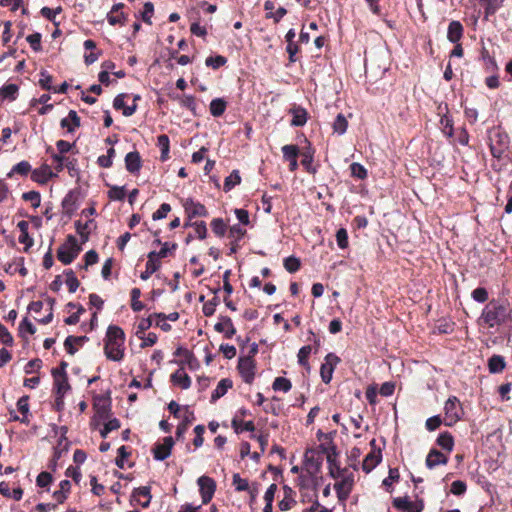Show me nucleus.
<instances>
[{
    "label": "nucleus",
    "instance_id": "nucleus-1",
    "mask_svg": "<svg viewBox=\"0 0 512 512\" xmlns=\"http://www.w3.org/2000/svg\"><path fill=\"white\" fill-rule=\"evenodd\" d=\"M512 310L509 304L492 300L483 309L480 321L488 328H494L505 324L511 317Z\"/></svg>",
    "mask_w": 512,
    "mask_h": 512
},
{
    "label": "nucleus",
    "instance_id": "nucleus-2",
    "mask_svg": "<svg viewBox=\"0 0 512 512\" xmlns=\"http://www.w3.org/2000/svg\"><path fill=\"white\" fill-rule=\"evenodd\" d=\"M125 333L122 328L110 325L106 332L104 351L108 359L120 361L124 357Z\"/></svg>",
    "mask_w": 512,
    "mask_h": 512
},
{
    "label": "nucleus",
    "instance_id": "nucleus-3",
    "mask_svg": "<svg viewBox=\"0 0 512 512\" xmlns=\"http://www.w3.org/2000/svg\"><path fill=\"white\" fill-rule=\"evenodd\" d=\"M489 146L493 157L501 158L509 147L508 135L500 129H493L489 132Z\"/></svg>",
    "mask_w": 512,
    "mask_h": 512
},
{
    "label": "nucleus",
    "instance_id": "nucleus-4",
    "mask_svg": "<svg viewBox=\"0 0 512 512\" xmlns=\"http://www.w3.org/2000/svg\"><path fill=\"white\" fill-rule=\"evenodd\" d=\"M81 248L73 235H68L67 242L61 245L57 251V258L64 265H68L78 256Z\"/></svg>",
    "mask_w": 512,
    "mask_h": 512
},
{
    "label": "nucleus",
    "instance_id": "nucleus-5",
    "mask_svg": "<svg viewBox=\"0 0 512 512\" xmlns=\"http://www.w3.org/2000/svg\"><path fill=\"white\" fill-rule=\"evenodd\" d=\"M319 447L321 448L323 453L326 454V458H327V462H328V466H329L328 467L329 475L332 478L337 479L340 477V475H342V473L347 472V469L346 468L342 469L337 462L338 453L336 451L335 446L325 447L324 445H320Z\"/></svg>",
    "mask_w": 512,
    "mask_h": 512
},
{
    "label": "nucleus",
    "instance_id": "nucleus-6",
    "mask_svg": "<svg viewBox=\"0 0 512 512\" xmlns=\"http://www.w3.org/2000/svg\"><path fill=\"white\" fill-rule=\"evenodd\" d=\"M341 480L334 485L339 501H345L352 491L354 478L352 473H342Z\"/></svg>",
    "mask_w": 512,
    "mask_h": 512
},
{
    "label": "nucleus",
    "instance_id": "nucleus-7",
    "mask_svg": "<svg viewBox=\"0 0 512 512\" xmlns=\"http://www.w3.org/2000/svg\"><path fill=\"white\" fill-rule=\"evenodd\" d=\"M197 483L199 485L202 503H209L215 493L216 482L208 476H201L198 478Z\"/></svg>",
    "mask_w": 512,
    "mask_h": 512
},
{
    "label": "nucleus",
    "instance_id": "nucleus-8",
    "mask_svg": "<svg viewBox=\"0 0 512 512\" xmlns=\"http://www.w3.org/2000/svg\"><path fill=\"white\" fill-rule=\"evenodd\" d=\"M238 370L244 382L250 384L255 376V363L251 356L241 357L238 362Z\"/></svg>",
    "mask_w": 512,
    "mask_h": 512
},
{
    "label": "nucleus",
    "instance_id": "nucleus-9",
    "mask_svg": "<svg viewBox=\"0 0 512 512\" xmlns=\"http://www.w3.org/2000/svg\"><path fill=\"white\" fill-rule=\"evenodd\" d=\"M340 362V358L334 353H329L325 357V362L321 365L320 375L324 383H330L333 375V371L337 364Z\"/></svg>",
    "mask_w": 512,
    "mask_h": 512
},
{
    "label": "nucleus",
    "instance_id": "nucleus-10",
    "mask_svg": "<svg viewBox=\"0 0 512 512\" xmlns=\"http://www.w3.org/2000/svg\"><path fill=\"white\" fill-rule=\"evenodd\" d=\"M174 440L171 436L165 437L163 443L156 444L153 448V455L156 460L163 461L171 454Z\"/></svg>",
    "mask_w": 512,
    "mask_h": 512
},
{
    "label": "nucleus",
    "instance_id": "nucleus-11",
    "mask_svg": "<svg viewBox=\"0 0 512 512\" xmlns=\"http://www.w3.org/2000/svg\"><path fill=\"white\" fill-rule=\"evenodd\" d=\"M183 207L189 218L206 217L208 215V211L205 206L199 202H195L191 198L185 200Z\"/></svg>",
    "mask_w": 512,
    "mask_h": 512
},
{
    "label": "nucleus",
    "instance_id": "nucleus-12",
    "mask_svg": "<svg viewBox=\"0 0 512 512\" xmlns=\"http://www.w3.org/2000/svg\"><path fill=\"white\" fill-rule=\"evenodd\" d=\"M446 463L447 456L437 449H431L426 457V466L430 470L435 469L438 466H444Z\"/></svg>",
    "mask_w": 512,
    "mask_h": 512
},
{
    "label": "nucleus",
    "instance_id": "nucleus-13",
    "mask_svg": "<svg viewBox=\"0 0 512 512\" xmlns=\"http://www.w3.org/2000/svg\"><path fill=\"white\" fill-rule=\"evenodd\" d=\"M283 157L286 161H289L290 171H295L298 168L297 157L299 149L296 145H284L282 147Z\"/></svg>",
    "mask_w": 512,
    "mask_h": 512
},
{
    "label": "nucleus",
    "instance_id": "nucleus-14",
    "mask_svg": "<svg viewBox=\"0 0 512 512\" xmlns=\"http://www.w3.org/2000/svg\"><path fill=\"white\" fill-rule=\"evenodd\" d=\"M382 455L380 449L373 448L370 453L366 455L362 463V469L369 473L372 471L381 461Z\"/></svg>",
    "mask_w": 512,
    "mask_h": 512
},
{
    "label": "nucleus",
    "instance_id": "nucleus-15",
    "mask_svg": "<svg viewBox=\"0 0 512 512\" xmlns=\"http://www.w3.org/2000/svg\"><path fill=\"white\" fill-rule=\"evenodd\" d=\"M142 161L140 154L137 151L129 152L125 156V167L128 172L136 174L140 171Z\"/></svg>",
    "mask_w": 512,
    "mask_h": 512
},
{
    "label": "nucleus",
    "instance_id": "nucleus-16",
    "mask_svg": "<svg viewBox=\"0 0 512 512\" xmlns=\"http://www.w3.org/2000/svg\"><path fill=\"white\" fill-rule=\"evenodd\" d=\"M214 329L219 333L225 332V337L228 339L232 338L236 333L232 320L228 316H221L220 322L215 324Z\"/></svg>",
    "mask_w": 512,
    "mask_h": 512
},
{
    "label": "nucleus",
    "instance_id": "nucleus-17",
    "mask_svg": "<svg viewBox=\"0 0 512 512\" xmlns=\"http://www.w3.org/2000/svg\"><path fill=\"white\" fill-rule=\"evenodd\" d=\"M134 501H136L139 505L146 508L150 504L151 493L149 486H142L135 488L132 494Z\"/></svg>",
    "mask_w": 512,
    "mask_h": 512
},
{
    "label": "nucleus",
    "instance_id": "nucleus-18",
    "mask_svg": "<svg viewBox=\"0 0 512 512\" xmlns=\"http://www.w3.org/2000/svg\"><path fill=\"white\" fill-rule=\"evenodd\" d=\"M148 260L146 262V269L140 275L142 280H147L150 276L160 268V261L156 259V251H151L148 254Z\"/></svg>",
    "mask_w": 512,
    "mask_h": 512
},
{
    "label": "nucleus",
    "instance_id": "nucleus-19",
    "mask_svg": "<svg viewBox=\"0 0 512 512\" xmlns=\"http://www.w3.org/2000/svg\"><path fill=\"white\" fill-rule=\"evenodd\" d=\"M506 365V360L502 355L494 354L487 361V367L491 374L502 373Z\"/></svg>",
    "mask_w": 512,
    "mask_h": 512
},
{
    "label": "nucleus",
    "instance_id": "nucleus-20",
    "mask_svg": "<svg viewBox=\"0 0 512 512\" xmlns=\"http://www.w3.org/2000/svg\"><path fill=\"white\" fill-rule=\"evenodd\" d=\"M54 378V388L55 394L57 396V400H60L64 397L66 392L70 389V385L68 383L67 375H52Z\"/></svg>",
    "mask_w": 512,
    "mask_h": 512
},
{
    "label": "nucleus",
    "instance_id": "nucleus-21",
    "mask_svg": "<svg viewBox=\"0 0 512 512\" xmlns=\"http://www.w3.org/2000/svg\"><path fill=\"white\" fill-rule=\"evenodd\" d=\"M464 409L456 397H450V426L464 417Z\"/></svg>",
    "mask_w": 512,
    "mask_h": 512
},
{
    "label": "nucleus",
    "instance_id": "nucleus-22",
    "mask_svg": "<svg viewBox=\"0 0 512 512\" xmlns=\"http://www.w3.org/2000/svg\"><path fill=\"white\" fill-rule=\"evenodd\" d=\"M125 96H126V94H119V95H117L114 98L113 107L116 110L122 109L123 115L126 116V117H129V116H131V115H133L135 113L137 105L134 103L131 106H126L125 103H124Z\"/></svg>",
    "mask_w": 512,
    "mask_h": 512
},
{
    "label": "nucleus",
    "instance_id": "nucleus-23",
    "mask_svg": "<svg viewBox=\"0 0 512 512\" xmlns=\"http://www.w3.org/2000/svg\"><path fill=\"white\" fill-rule=\"evenodd\" d=\"M62 128H66L68 132H73L76 128L80 126V118L77 115V112L74 110H70L68 113V117L63 118L60 122Z\"/></svg>",
    "mask_w": 512,
    "mask_h": 512
},
{
    "label": "nucleus",
    "instance_id": "nucleus-24",
    "mask_svg": "<svg viewBox=\"0 0 512 512\" xmlns=\"http://www.w3.org/2000/svg\"><path fill=\"white\" fill-rule=\"evenodd\" d=\"M171 382L182 389H188L191 386V379L183 369H178L171 375Z\"/></svg>",
    "mask_w": 512,
    "mask_h": 512
},
{
    "label": "nucleus",
    "instance_id": "nucleus-25",
    "mask_svg": "<svg viewBox=\"0 0 512 512\" xmlns=\"http://www.w3.org/2000/svg\"><path fill=\"white\" fill-rule=\"evenodd\" d=\"M17 408L23 415L22 418H19L17 415H14L12 419L14 421H21L22 423H28V414H29V396L25 395L18 399Z\"/></svg>",
    "mask_w": 512,
    "mask_h": 512
},
{
    "label": "nucleus",
    "instance_id": "nucleus-26",
    "mask_svg": "<svg viewBox=\"0 0 512 512\" xmlns=\"http://www.w3.org/2000/svg\"><path fill=\"white\" fill-rule=\"evenodd\" d=\"M290 113L293 115V118L291 120V125L296 127L304 126L307 122V111L306 109L298 106L293 107L290 110Z\"/></svg>",
    "mask_w": 512,
    "mask_h": 512
},
{
    "label": "nucleus",
    "instance_id": "nucleus-27",
    "mask_svg": "<svg viewBox=\"0 0 512 512\" xmlns=\"http://www.w3.org/2000/svg\"><path fill=\"white\" fill-rule=\"evenodd\" d=\"M232 385V380L228 378L220 380L216 389L212 392L211 401L215 402L216 400L224 396L227 393L228 389L232 387Z\"/></svg>",
    "mask_w": 512,
    "mask_h": 512
},
{
    "label": "nucleus",
    "instance_id": "nucleus-28",
    "mask_svg": "<svg viewBox=\"0 0 512 512\" xmlns=\"http://www.w3.org/2000/svg\"><path fill=\"white\" fill-rule=\"evenodd\" d=\"M305 467L311 474H316L320 470L321 462L314 458L313 450H308L305 453Z\"/></svg>",
    "mask_w": 512,
    "mask_h": 512
},
{
    "label": "nucleus",
    "instance_id": "nucleus-29",
    "mask_svg": "<svg viewBox=\"0 0 512 512\" xmlns=\"http://www.w3.org/2000/svg\"><path fill=\"white\" fill-rule=\"evenodd\" d=\"M94 409L96 411V417L100 420H105L109 417L110 413V402L105 399H101L98 402H95Z\"/></svg>",
    "mask_w": 512,
    "mask_h": 512
},
{
    "label": "nucleus",
    "instance_id": "nucleus-30",
    "mask_svg": "<svg viewBox=\"0 0 512 512\" xmlns=\"http://www.w3.org/2000/svg\"><path fill=\"white\" fill-rule=\"evenodd\" d=\"M226 101L222 98H215L210 102V113L214 117H220L226 110Z\"/></svg>",
    "mask_w": 512,
    "mask_h": 512
},
{
    "label": "nucleus",
    "instance_id": "nucleus-31",
    "mask_svg": "<svg viewBox=\"0 0 512 512\" xmlns=\"http://www.w3.org/2000/svg\"><path fill=\"white\" fill-rule=\"evenodd\" d=\"M85 340H87L86 336H68L64 341V347L69 354L73 355L76 352L74 343L81 345Z\"/></svg>",
    "mask_w": 512,
    "mask_h": 512
},
{
    "label": "nucleus",
    "instance_id": "nucleus-32",
    "mask_svg": "<svg viewBox=\"0 0 512 512\" xmlns=\"http://www.w3.org/2000/svg\"><path fill=\"white\" fill-rule=\"evenodd\" d=\"M241 177L238 170H233L229 176L225 178L223 189L225 192L232 190L236 185L240 184Z\"/></svg>",
    "mask_w": 512,
    "mask_h": 512
},
{
    "label": "nucleus",
    "instance_id": "nucleus-33",
    "mask_svg": "<svg viewBox=\"0 0 512 512\" xmlns=\"http://www.w3.org/2000/svg\"><path fill=\"white\" fill-rule=\"evenodd\" d=\"M485 4V19L489 16L494 15L497 10L501 7L503 0H479Z\"/></svg>",
    "mask_w": 512,
    "mask_h": 512
},
{
    "label": "nucleus",
    "instance_id": "nucleus-34",
    "mask_svg": "<svg viewBox=\"0 0 512 512\" xmlns=\"http://www.w3.org/2000/svg\"><path fill=\"white\" fill-rule=\"evenodd\" d=\"M153 317H155V313L147 318H143L140 320L135 332V335L138 338H143V334H145V331L148 330L153 325Z\"/></svg>",
    "mask_w": 512,
    "mask_h": 512
},
{
    "label": "nucleus",
    "instance_id": "nucleus-35",
    "mask_svg": "<svg viewBox=\"0 0 512 512\" xmlns=\"http://www.w3.org/2000/svg\"><path fill=\"white\" fill-rule=\"evenodd\" d=\"M169 137L165 134L159 135L157 138V144L161 150V160L165 161L168 159L169 154Z\"/></svg>",
    "mask_w": 512,
    "mask_h": 512
},
{
    "label": "nucleus",
    "instance_id": "nucleus-36",
    "mask_svg": "<svg viewBox=\"0 0 512 512\" xmlns=\"http://www.w3.org/2000/svg\"><path fill=\"white\" fill-rule=\"evenodd\" d=\"M18 92L16 84H7L0 88V96L4 99L15 100Z\"/></svg>",
    "mask_w": 512,
    "mask_h": 512
},
{
    "label": "nucleus",
    "instance_id": "nucleus-37",
    "mask_svg": "<svg viewBox=\"0 0 512 512\" xmlns=\"http://www.w3.org/2000/svg\"><path fill=\"white\" fill-rule=\"evenodd\" d=\"M463 34V26L459 21L450 22V42H457Z\"/></svg>",
    "mask_w": 512,
    "mask_h": 512
},
{
    "label": "nucleus",
    "instance_id": "nucleus-38",
    "mask_svg": "<svg viewBox=\"0 0 512 512\" xmlns=\"http://www.w3.org/2000/svg\"><path fill=\"white\" fill-rule=\"evenodd\" d=\"M348 127V121L343 114H338L334 123L333 130L335 133L342 135L346 132Z\"/></svg>",
    "mask_w": 512,
    "mask_h": 512
},
{
    "label": "nucleus",
    "instance_id": "nucleus-39",
    "mask_svg": "<svg viewBox=\"0 0 512 512\" xmlns=\"http://www.w3.org/2000/svg\"><path fill=\"white\" fill-rule=\"evenodd\" d=\"M272 387L275 391L288 392L291 389L292 385L290 380H288L287 378L277 377L275 378Z\"/></svg>",
    "mask_w": 512,
    "mask_h": 512
},
{
    "label": "nucleus",
    "instance_id": "nucleus-40",
    "mask_svg": "<svg viewBox=\"0 0 512 512\" xmlns=\"http://www.w3.org/2000/svg\"><path fill=\"white\" fill-rule=\"evenodd\" d=\"M31 170V165L28 161H21L13 166L12 170L8 173V177H11L14 173L20 175H27Z\"/></svg>",
    "mask_w": 512,
    "mask_h": 512
},
{
    "label": "nucleus",
    "instance_id": "nucleus-41",
    "mask_svg": "<svg viewBox=\"0 0 512 512\" xmlns=\"http://www.w3.org/2000/svg\"><path fill=\"white\" fill-rule=\"evenodd\" d=\"M65 275L69 292L74 293L78 289L80 283L72 270L65 271Z\"/></svg>",
    "mask_w": 512,
    "mask_h": 512
},
{
    "label": "nucleus",
    "instance_id": "nucleus-42",
    "mask_svg": "<svg viewBox=\"0 0 512 512\" xmlns=\"http://www.w3.org/2000/svg\"><path fill=\"white\" fill-rule=\"evenodd\" d=\"M311 350H312V348L310 345H306V346H303L300 348L297 357H298V363L301 366L309 368L308 357L311 353Z\"/></svg>",
    "mask_w": 512,
    "mask_h": 512
},
{
    "label": "nucleus",
    "instance_id": "nucleus-43",
    "mask_svg": "<svg viewBox=\"0 0 512 512\" xmlns=\"http://www.w3.org/2000/svg\"><path fill=\"white\" fill-rule=\"evenodd\" d=\"M211 228L213 232L219 236L223 237L226 233V224L224 223L223 219L221 218H215L211 221Z\"/></svg>",
    "mask_w": 512,
    "mask_h": 512
},
{
    "label": "nucleus",
    "instance_id": "nucleus-44",
    "mask_svg": "<svg viewBox=\"0 0 512 512\" xmlns=\"http://www.w3.org/2000/svg\"><path fill=\"white\" fill-rule=\"evenodd\" d=\"M108 197L114 201H122L125 198L124 186H112L108 191Z\"/></svg>",
    "mask_w": 512,
    "mask_h": 512
},
{
    "label": "nucleus",
    "instance_id": "nucleus-45",
    "mask_svg": "<svg viewBox=\"0 0 512 512\" xmlns=\"http://www.w3.org/2000/svg\"><path fill=\"white\" fill-rule=\"evenodd\" d=\"M300 260L294 256H290L284 259V267L290 273H295L300 269Z\"/></svg>",
    "mask_w": 512,
    "mask_h": 512
},
{
    "label": "nucleus",
    "instance_id": "nucleus-46",
    "mask_svg": "<svg viewBox=\"0 0 512 512\" xmlns=\"http://www.w3.org/2000/svg\"><path fill=\"white\" fill-rule=\"evenodd\" d=\"M471 296L474 301L479 303H485L489 299V294L486 288L477 287L471 293Z\"/></svg>",
    "mask_w": 512,
    "mask_h": 512
},
{
    "label": "nucleus",
    "instance_id": "nucleus-47",
    "mask_svg": "<svg viewBox=\"0 0 512 512\" xmlns=\"http://www.w3.org/2000/svg\"><path fill=\"white\" fill-rule=\"evenodd\" d=\"M393 505L398 510L410 512L413 510L412 503L406 497H398L393 500Z\"/></svg>",
    "mask_w": 512,
    "mask_h": 512
},
{
    "label": "nucleus",
    "instance_id": "nucleus-48",
    "mask_svg": "<svg viewBox=\"0 0 512 512\" xmlns=\"http://www.w3.org/2000/svg\"><path fill=\"white\" fill-rule=\"evenodd\" d=\"M227 62V59L224 56L217 55L215 57H208L205 61L206 66L211 67L213 69H218L221 66H224Z\"/></svg>",
    "mask_w": 512,
    "mask_h": 512
},
{
    "label": "nucleus",
    "instance_id": "nucleus-49",
    "mask_svg": "<svg viewBox=\"0 0 512 512\" xmlns=\"http://www.w3.org/2000/svg\"><path fill=\"white\" fill-rule=\"evenodd\" d=\"M22 198L25 200V201H28L31 203L32 207L34 208H37L40 206V203H41V197H40V193L37 192V191H29V192H25L23 195H22Z\"/></svg>",
    "mask_w": 512,
    "mask_h": 512
},
{
    "label": "nucleus",
    "instance_id": "nucleus-50",
    "mask_svg": "<svg viewBox=\"0 0 512 512\" xmlns=\"http://www.w3.org/2000/svg\"><path fill=\"white\" fill-rule=\"evenodd\" d=\"M232 426L237 433L240 431H243V430L250 431V432L255 430V425L252 421H247V422L243 423V422H239L236 419H233Z\"/></svg>",
    "mask_w": 512,
    "mask_h": 512
},
{
    "label": "nucleus",
    "instance_id": "nucleus-51",
    "mask_svg": "<svg viewBox=\"0 0 512 512\" xmlns=\"http://www.w3.org/2000/svg\"><path fill=\"white\" fill-rule=\"evenodd\" d=\"M467 490V485L464 481L456 480L450 484V493L460 496L463 495Z\"/></svg>",
    "mask_w": 512,
    "mask_h": 512
},
{
    "label": "nucleus",
    "instance_id": "nucleus-52",
    "mask_svg": "<svg viewBox=\"0 0 512 512\" xmlns=\"http://www.w3.org/2000/svg\"><path fill=\"white\" fill-rule=\"evenodd\" d=\"M351 175L358 179H365L367 177V170L359 163H352L350 165Z\"/></svg>",
    "mask_w": 512,
    "mask_h": 512
},
{
    "label": "nucleus",
    "instance_id": "nucleus-53",
    "mask_svg": "<svg viewBox=\"0 0 512 512\" xmlns=\"http://www.w3.org/2000/svg\"><path fill=\"white\" fill-rule=\"evenodd\" d=\"M52 79V76L46 70H42L40 72L39 85L45 90H52Z\"/></svg>",
    "mask_w": 512,
    "mask_h": 512
},
{
    "label": "nucleus",
    "instance_id": "nucleus-54",
    "mask_svg": "<svg viewBox=\"0 0 512 512\" xmlns=\"http://www.w3.org/2000/svg\"><path fill=\"white\" fill-rule=\"evenodd\" d=\"M336 241L337 245L341 249H345L348 247V233L345 228H340L336 233Z\"/></svg>",
    "mask_w": 512,
    "mask_h": 512
},
{
    "label": "nucleus",
    "instance_id": "nucleus-55",
    "mask_svg": "<svg viewBox=\"0 0 512 512\" xmlns=\"http://www.w3.org/2000/svg\"><path fill=\"white\" fill-rule=\"evenodd\" d=\"M27 42L30 44L31 48L34 51H40L41 50V34L36 32L33 34H30L26 38Z\"/></svg>",
    "mask_w": 512,
    "mask_h": 512
},
{
    "label": "nucleus",
    "instance_id": "nucleus-56",
    "mask_svg": "<svg viewBox=\"0 0 512 512\" xmlns=\"http://www.w3.org/2000/svg\"><path fill=\"white\" fill-rule=\"evenodd\" d=\"M25 332L30 335H33L36 332L35 326L28 320V318H24L19 325V333L22 337Z\"/></svg>",
    "mask_w": 512,
    "mask_h": 512
},
{
    "label": "nucleus",
    "instance_id": "nucleus-57",
    "mask_svg": "<svg viewBox=\"0 0 512 512\" xmlns=\"http://www.w3.org/2000/svg\"><path fill=\"white\" fill-rule=\"evenodd\" d=\"M62 11V8L59 6L55 9L49 8V7H43L41 9V15L45 17L46 19L55 22L56 16L60 14Z\"/></svg>",
    "mask_w": 512,
    "mask_h": 512
},
{
    "label": "nucleus",
    "instance_id": "nucleus-58",
    "mask_svg": "<svg viewBox=\"0 0 512 512\" xmlns=\"http://www.w3.org/2000/svg\"><path fill=\"white\" fill-rule=\"evenodd\" d=\"M233 485L237 491H246L249 489L248 481L241 478L238 473L233 475Z\"/></svg>",
    "mask_w": 512,
    "mask_h": 512
},
{
    "label": "nucleus",
    "instance_id": "nucleus-59",
    "mask_svg": "<svg viewBox=\"0 0 512 512\" xmlns=\"http://www.w3.org/2000/svg\"><path fill=\"white\" fill-rule=\"evenodd\" d=\"M511 389H512V383L511 382H506V383H503L501 384L499 387H498V394L501 398L502 401H508L510 400V392H511Z\"/></svg>",
    "mask_w": 512,
    "mask_h": 512
},
{
    "label": "nucleus",
    "instance_id": "nucleus-60",
    "mask_svg": "<svg viewBox=\"0 0 512 512\" xmlns=\"http://www.w3.org/2000/svg\"><path fill=\"white\" fill-rule=\"evenodd\" d=\"M171 211V206L168 203H163L160 205L159 209L155 211L152 215L153 220H160L167 216V214Z\"/></svg>",
    "mask_w": 512,
    "mask_h": 512
},
{
    "label": "nucleus",
    "instance_id": "nucleus-61",
    "mask_svg": "<svg viewBox=\"0 0 512 512\" xmlns=\"http://www.w3.org/2000/svg\"><path fill=\"white\" fill-rule=\"evenodd\" d=\"M195 229V233L197 237L201 240L205 239L207 236V227L204 221H196L192 224Z\"/></svg>",
    "mask_w": 512,
    "mask_h": 512
},
{
    "label": "nucleus",
    "instance_id": "nucleus-62",
    "mask_svg": "<svg viewBox=\"0 0 512 512\" xmlns=\"http://www.w3.org/2000/svg\"><path fill=\"white\" fill-rule=\"evenodd\" d=\"M130 455V452L127 450L126 446H121L118 448V456L116 458V465L123 469L124 468V461L125 459Z\"/></svg>",
    "mask_w": 512,
    "mask_h": 512
},
{
    "label": "nucleus",
    "instance_id": "nucleus-63",
    "mask_svg": "<svg viewBox=\"0 0 512 512\" xmlns=\"http://www.w3.org/2000/svg\"><path fill=\"white\" fill-rule=\"evenodd\" d=\"M246 233V230L239 224H235L229 229V237L234 238L236 241L240 240Z\"/></svg>",
    "mask_w": 512,
    "mask_h": 512
},
{
    "label": "nucleus",
    "instance_id": "nucleus-64",
    "mask_svg": "<svg viewBox=\"0 0 512 512\" xmlns=\"http://www.w3.org/2000/svg\"><path fill=\"white\" fill-rule=\"evenodd\" d=\"M295 503L296 501L291 495H284V498L279 502L278 506L281 511H288Z\"/></svg>",
    "mask_w": 512,
    "mask_h": 512
}]
</instances>
